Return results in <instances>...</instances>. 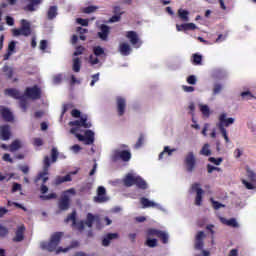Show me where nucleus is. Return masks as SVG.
I'll list each match as a JSON object with an SVG mask.
<instances>
[{"label":"nucleus","mask_w":256,"mask_h":256,"mask_svg":"<svg viewBox=\"0 0 256 256\" xmlns=\"http://www.w3.org/2000/svg\"><path fill=\"white\" fill-rule=\"evenodd\" d=\"M64 221L65 223H69V221H72V227H76L77 231H79L80 233L85 231V225H87L89 229H91V227H93V223H96L97 229H103V226L101 225V216L98 214L93 215V213L91 212L87 213L85 221L80 220L79 222H77V211L74 210L70 215L66 217Z\"/></svg>","instance_id":"obj_1"},{"label":"nucleus","mask_w":256,"mask_h":256,"mask_svg":"<svg viewBox=\"0 0 256 256\" xmlns=\"http://www.w3.org/2000/svg\"><path fill=\"white\" fill-rule=\"evenodd\" d=\"M63 238V232H55L51 235L49 242H42L41 243V249H46V251H49L50 253H53V251H56V254L59 255V253H67L68 251H71V249H77L79 247L80 243L77 240H73L70 243V246L66 248L57 247L59 246V243H61V239Z\"/></svg>","instance_id":"obj_2"},{"label":"nucleus","mask_w":256,"mask_h":256,"mask_svg":"<svg viewBox=\"0 0 256 256\" xmlns=\"http://www.w3.org/2000/svg\"><path fill=\"white\" fill-rule=\"evenodd\" d=\"M13 37H29L31 35V22L25 19L20 21V28L12 29Z\"/></svg>","instance_id":"obj_3"},{"label":"nucleus","mask_w":256,"mask_h":256,"mask_svg":"<svg viewBox=\"0 0 256 256\" xmlns=\"http://www.w3.org/2000/svg\"><path fill=\"white\" fill-rule=\"evenodd\" d=\"M203 239H205V232L200 231L196 234L195 240V254L194 256H210L211 253L207 250H203Z\"/></svg>","instance_id":"obj_4"},{"label":"nucleus","mask_w":256,"mask_h":256,"mask_svg":"<svg viewBox=\"0 0 256 256\" xmlns=\"http://www.w3.org/2000/svg\"><path fill=\"white\" fill-rule=\"evenodd\" d=\"M189 191H190V193L196 194L195 199H194V204L197 207H201V205H203V195H205V191L201 187V183H199V182L193 183L190 186Z\"/></svg>","instance_id":"obj_5"},{"label":"nucleus","mask_w":256,"mask_h":256,"mask_svg":"<svg viewBox=\"0 0 256 256\" xmlns=\"http://www.w3.org/2000/svg\"><path fill=\"white\" fill-rule=\"evenodd\" d=\"M44 166H43V171L38 174V176L35 179V182L41 181L42 179V185H45L49 181V167H51V158L49 156L44 157Z\"/></svg>","instance_id":"obj_6"},{"label":"nucleus","mask_w":256,"mask_h":256,"mask_svg":"<svg viewBox=\"0 0 256 256\" xmlns=\"http://www.w3.org/2000/svg\"><path fill=\"white\" fill-rule=\"evenodd\" d=\"M112 161L114 163H117V161H123L124 163L131 161V151L120 149L114 150L112 154Z\"/></svg>","instance_id":"obj_7"},{"label":"nucleus","mask_w":256,"mask_h":256,"mask_svg":"<svg viewBox=\"0 0 256 256\" xmlns=\"http://www.w3.org/2000/svg\"><path fill=\"white\" fill-rule=\"evenodd\" d=\"M184 167L187 173H193L195 171V167H197V158L195 157V153L188 152L184 158Z\"/></svg>","instance_id":"obj_8"},{"label":"nucleus","mask_w":256,"mask_h":256,"mask_svg":"<svg viewBox=\"0 0 256 256\" xmlns=\"http://www.w3.org/2000/svg\"><path fill=\"white\" fill-rule=\"evenodd\" d=\"M235 123V118L229 117L226 112H221L218 115V123L216 124L217 127H231Z\"/></svg>","instance_id":"obj_9"},{"label":"nucleus","mask_w":256,"mask_h":256,"mask_svg":"<svg viewBox=\"0 0 256 256\" xmlns=\"http://www.w3.org/2000/svg\"><path fill=\"white\" fill-rule=\"evenodd\" d=\"M78 141H82L84 145H93L95 143V132L92 130H86L84 135L76 134Z\"/></svg>","instance_id":"obj_10"},{"label":"nucleus","mask_w":256,"mask_h":256,"mask_svg":"<svg viewBox=\"0 0 256 256\" xmlns=\"http://www.w3.org/2000/svg\"><path fill=\"white\" fill-rule=\"evenodd\" d=\"M94 203H107L109 196H107V189L103 186L97 188V195L93 198Z\"/></svg>","instance_id":"obj_11"},{"label":"nucleus","mask_w":256,"mask_h":256,"mask_svg":"<svg viewBox=\"0 0 256 256\" xmlns=\"http://www.w3.org/2000/svg\"><path fill=\"white\" fill-rule=\"evenodd\" d=\"M88 117L87 115H83L80 117V120L70 121L69 126L70 127H84V129H91L92 124L91 122L87 121Z\"/></svg>","instance_id":"obj_12"},{"label":"nucleus","mask_w":256,"mask_h":256,"mask_svg":"<svg viewBox=\"0 0 256 256\" xmlns=\"http://www.w3.org/2000/svg\"><path fill=\"white\" fill-rule=\"evenodd\" d=\"M126 39H129L131 45L133 47H136V49H139L141 45H143V42L141 39H139V34L135 31H127L126 32Z\"/></svg>","instance_id":"obj_13"},{"label":"nucleus","mask_w":256,"mask_h":256,"mask_svg":"<svg viewBox=\"0 0 256 256\" xmlns=\"http://www.w3.org/2000/svg\"><path fill=\"white\" fill-rule=\"evenodd\" d=\"M248 179H250V182L247 180H243L242 183L246 187V189L256 191V174L255 172L248 170L247 171Z\"/></svg>","instance_id":"obj_14"},{"label":"nucleus","mask_w":256,"mask_h":256,"mask_svg":"<svg viewBox=\"0 0 256 256\" xmlns=\"http://www.w3.org/2000/svg\"><path fill=\"white\" fill-rule=\"evenodd\" d=\"M127 109V100L121 96L116 97V111L118 117H123Z\"/></svg>","instance_id":"obj_15"},{"label":"nucleus","mask_w":256,"mask_h":256,"mask_svg":"<svg viewBox=\"0 0 256 256\" xmlns=\"http://www.w3.org/2000/svg\"><path fill=\"white\" fill-rule=\"evenodd\" d=\"M25 231L26 228L24 224L17 226L15 236L12 238L13 243H21L25 241Z\"/></svg>","instance_id":"obj_16"},{"label":"nucleus","mask_w":256,"mask_h":256,"mask_svg":"<svg viewBox=\"0 0 256 256\" xmlns=\"http://www.w3.org/2000/svg\"><path fill=\"white\" fill-rule=\"evenodd\" d=\"M25 95L29 99H41V88H38L37 86L27 87L25 90Z\"/></svg>","instance_id":"obj_17"},{"label":"nucleus","mask_w":256,"mask_h":256,"mask_svg":"<svg viewBox=\"0 0 256 256\" xmlns=\"http://www.w3.org/2000/svg\"><path fill=\"white\" fill-rule=\"evenodd\" d=\"M0 117H2L6 123H13V121H15L13 112L5 106H0Z\"/></svg>","instance_id":"obj_18"},{"label":"nucleus","mask_w":256,"mask_h":256,"mask_svg":"<svg viewBox=\"0 0 256 256\" xmlns=\"http://www.w3.org/2000/svg\"><path fill=\"white\" fill-rule=\"evenodd\" d=\"M0 139L2 141H9L11 139V126L5 124L0 127Z\"/></svg>","instance_id":"obj_19"},{"label":"nucleus","mask_w":256,"mask_h":256,"mask_svg":"<svg viewBox=\"0 0 256 256\" xmlns=\"http://www.w3.org/2000/svg\"><path fill=\"white\" fill-rule=\"evenodd\" d=\"M58 207L60 211H67L69 207H71V199L69 198V195H64L60 198Z\"/></svg>","instance_id":"obj_20"},{"label":"nucleus","mask_w":256,"mask_h":256,"mask_svg":"<svg viewBox=\"0 0 256 256\" xmlns=\"http://www.w3.org/2000/svg\"><path fill=\"white\" fill-rule=\"evenodd\" d=\"M113 239H119V233H108L104 236L102 239V246L103 247H109L111 245V241Z\"/></svg>","instance_id":"obj_21"},{"label":"nucleus","mask_w":256,"mask_h":256,"mask_svg":"<svg viewBox=\"0 0 256 256\" xmlns=\"http://www.w3.org/2000/svg\"><path fill=\"white\" fill-rule=\"evenodd\" d=\"M118 51L124 57H127L131 55V51H133V49L131 48V45H129V43L123 42V43H120Z\"/></svg>","instance_id":"obj_22"},{"label":"nucleus","mask_w":256,"mask_h":256,"mask_svg":"<svg viewBox=\"0 0 256 256\" xmlns=\"http://www.w3.org/2000/svg\"><path fill=\"white\" fill-rule=\"evenodd\" d=\"M198 109L203 115V117H206L207 119H209V117H211V114L213 113V111H211V108L207 104H198Z\"/></svg>","instance_id":"obj_23"},{"label":"nucleus","mask_w":256,"mask_h":256,"mask_svg":"<svg viewBox=\"0 0 256 256\" xmlns=\"http://www.w3.org/2000/svg\"><path fill=\"white\" fill-rule=\"evenodd\" d=\"M5 95H8V97H13V99H22L23 95L19 90L15 88H8L4 91Z\"/></svg>","instance_id":"obj_24"},{"label":"nucleus","mask_w":256,"mask_h":256,"mask_svg":"<svg viewBox=\"0 0 256 256\" xmlns=\"http://www.w3.org/2000/svg\"><path fill=\"white\" fill-rule=\"evenodd\" d=\"M100 31L101 32H98V37L102 39V41H107V38L109 37V26L102 24Z\"/></svg>","instance_id":"obj_25"},{"label":"nucleus","mask_w":256,"mask_h":256,"mask_svg":"<svg viewBox=\"0 0 256 256\" xmlns=\"http://www.w3.org/2000/svg\"><path fill=\"white\" fill-rule=\"evenodd\" d=\"M140 203L143 209H149V207H157V204L155 202L145 197L140 198Z\"/></svg>","instance_id":"obj_26"},{"label":"nucleus","mask_w":256,"mask_h":256,"mask_svg":"<svg viewBox=\"0 0 256 256\" xmlns=\"http://www.w3.org/2000/svg\"><path fill=\"white\" fill-rule=\"evenodd\" d=\"M220 221L221 223H223V225H227L228 227H239L237 220H235L234 218L226 219L224 217H220Z\"/></svg>","instance_id":"obj_27"},{"label":"nucleus","mask_w":256,"mask_h":256,"mask_svg":"<svg viewBox=\"0 0 256 256\" xmlns=\"http://www.w3.org/2000/svg\"><path fill=\"white\" fill-rule=\"evenodd\" d=\"M41 5V0H29V4L24 7V11H35V7Z\"/></svg>","instance_id":"obj_28"},{"label":"nucleus","mask_w":256,"mask_h":256,"mask_svg":"<svg viewBox=\"0 0 256 256\" xmlns=\"http://www.w3.org/2000/svg\"><path fill=\"white\" fill-rule=\"evenodd\" d=\"M137 177L133 176V174H127L124 178V185L125 187H133L135 185V180Z\"/></svg>","instance_id":"obj_29"},{"label":"nucleus","mask_w":256,"mask_h":256,"mask_svg":"<svg viewBox=\"0 0 256 256\" xmlns=\"http://www.w3.org/2000/svg\"><path fill=\"white\" fill-rule=\"evenodd\" d=\"M134 185H136V187H138V189H142L144 191L148 187L147 182L144 179H142L141 176H136Z\"/></svg>","instance_id":"obj_30"},{"label":"nucleus","mask_w":256,"mask_h":256,"mask_svg":"<svg viewBox=\"0 0 256 256\" xmlns=\"http://www.w3.org/2000/svg\"><path fill=\"white\" fill-rule=\"evenodd\" d=\"M189 15H190L189 11H187V10H185L183 8H180L178 10V17H179V19H181L182 21H184L186 23L189 22Z\"/></svg>","instance_id":"obj_31"},{"label":"nucleus","mask_w":256,"mask_h":256,"mask_svg":"<svg viewBox=\"0 0 256 256\" xmlns=\"http://www.w3.org/2000/svg\"><path fill=\"white\" fill-rule=\"evenodd\" d=\"M57 17V6H50L47 11V19L53 21Z\"/></svg>","instance_id":"obj_32"},{"label":"nucleus","mask_w":256,"mask_h":256,"mask_svg":"<svg viewBox=\"0 0 256 256\" xmlns=\"http://www.w3.org/2000/svg\"><path fill=\"white\" fill-rule=\"evenodd\" d=\"M21 149V141L19 140H14L10 145H9V151L11 153H15V151H19Z\"/></svg>","instance_id":"obj_33"},{"label":"nucleus","mask_w":256,"mask_h":256,"mask_svg":"<svg viewBox=\"0 0 256 256\" xmlns=\"http://www.w3.org/2000/svg\"><path fill=\"white\" fill-rule=\"evenodd\" d=\"M72 69L74 73H79V71H81V59L79 57L73 59Z\"/></svg>","instance_id":"obj_34"},{"label":"nucleus","mask_w":256,"mask_h":256,"mask_svg":"<svg viewBox=\"0 0 256 256\" xmlns=\"http://www.w3.org/2000/svg\"><path fill=\"white\" fill-rule=\"evenodd\" d=\"M2 71L5 74V76L7 77V79L13 78V68L12 67L5 65V66H3Z\"/></svg>","instance_id":"obj_35"},{"label":"nucleus","mask_w":256,"mask_h":256,"mask_svg":"<svg viewBox=\"0 0 256 256\" xmlns=\"http://www.w3.org/2000/svg\"><path fill=\"white\" fill-rule=\"evenodd\" d=\"M200 155H204L205 157H209V155H211V145L204 144L202 149L200 150Z\"/></svg>","instance_id":"obj_36"},{"label":"nucleus","mask_w":256,"mask_h":256,"mask_svg":"<svg viewBox=\"0 0 256 256\" xmlns=\"http://www.w3.org/2000/svg\"><path fill=\"white\" fill-rule=\"evenodd\" d=\"M151 237H161V230L148 229L147 238H151Z\"/></svg>","instance_id":"obj_37"},{"label":"nucleus","mask_w":256,"mask_h":256,"mask_svg":"<svg viewBox=\"0 0 256 256\" xmlns=\"http://www.w3.org/2000/svg\"><path fill=\"white\" fill-rule=\"evenodd\" d=\"M93 53L96 57H101V55H104L105 57V50L101 46H95L93 48Z\"/></svg>","instance_id":"obj_38"},{"label":"nucleus","mask_w":256,"mask_h":256,"mask_svg":"<svg viewBox=\"0 0 256 256\" xmlns=\"http://www.w3.org/2000/svg\"><path fill=\"white\" fill-rule=\"evenodd\" d=\"M144 143H145V135L140 134L136 144L134 145L135 149H141Z\"/></svg>","instance_id":"obj_39"},{"label":"nucleus","mask_w":256,"mask_h":256,"mask_svg":"<svg viewBox=\"0 0 256 256\" xmlns=\"http://www.w3.org/2000/svg\"><path fill=\"white\" fill-rule=\"evenodd\" d=\"M175 151H177V149L166 146L164 147V150L162 151L161 155H168V157H171V155H173Z\"/></svg>","instance_id":"obj_40"},{"label":"nucleus","mask_w":256,"mask_h":256,"mask_svg":"<svg viewBox=\"0 0 256 256\" xmlns=\"http://www.w3.org/2000/svg\"><path fill=\"white\" fill-rule=\"evenodd\" d=\"M97 9H98L97 6H87V7L82 9V12L89 15L91 13H95V11H97Z\"/></svg>","instance_id":"obj_41"},{"label":"nucleus","mask_w":256,"mask_h":256,"mask_svg":"<svg viewBox=\"0 0 256 256\" xmlns=\"http://www.w3.org/2000/svg\"><path fill=\"white\" fill-rule=\"evenodd\" d=\"M145 245L147 247H157V239L155 238H147L146 242H145Z\"/></svg>","instance_id":"obj_42"},{"label":"nucleus","mask_w":256,"mask_h":256,"mask_svg":"<svg viewBox=\"0 0 256 256\" xmlns=\"http://www.w3.org/2000/svg\"><path fill=\"white\" fill-rule=\"evenodd\" d=\"M161 242L164 243V245H167V243H169V232L167 231L161 232Z\"/></svg>","instance_id":"obj_43"},{"label":"nucleus","mask_w":256,"mask_h":256,"mask_svg":"<svg viewBox=\"0 0 256 256\" xmlns=\"http://www.w3.org/2000/svg\"><path fill=\"white\" fill-rule=\"evenodd\" d=\"M9 235V229L0 224V237L5 238Z\"/></svg>","instance_id":"obj_44"},{"label":"nucleus","mask_w":256,"mask_h":256,"mask_svg":"<svg viewBox=\"0 0 256 256\" xmlns=\"http://www.w3.org/2000/svg\"><path fill=\"white\" fill-rule=\"evenodd\" d=\"M40 199L43 201H49L51 199H57V194L56 193H50L48 195H42L40 196Z\"/></svg>","instance_id":"obj_45"},{"label":"nucleus","mask_w":256,"mask_h":256,"mask_svg":"<svg viewBox=\"0 0 256 256\" xmlns=\"http://www.w3.org/2000/svg\"><path fill=\"white\" fill-rule=\"evenodd\" d=\"M84 52H85V47L77 46L73 55H74V57H79V55H83Z\"/></svg>","instance_id":"obj_46"},{"label":"nucleus","mask_w":256,"mask_h":256,"mask_svg":"<svg viewBox=\"0 0 256 256\" xmlns=\"http://www.w3.org/2000/svg\"><path fill=\"white\" fill-rule=\"evenodd\" d=\"M51 157H52V163L57 162V159L59 157V152L57 151V148H52Z\"/></svg>","instance_id":"obj_47"},{"label":"nucleus","mask_w":256,"mask_h":256,"mask_svg":"<svg viewBox=\"0 0 256 256\" xmlns=\"http://www.w3.org/2000/svg\"><path fill=\"white\" fill-rule=\"evenodd\" d=\"M20 108L22 109V111L25 113L27 111V100H25V98H20Z\"/></svg>","instance_id":"obj_48"},{"label":"nucleus","mask_w":256,"mask_h":256,"mask_svg":"<svg viewBox=\"0 0 256 256\" xmlns=\"http://www.w3.org/2000/svg\"><path fill=\"white\" fill-rule=\"evenodd\" d=\"M15 47H17V42L15 41H11L9 44H8V52L10 53H15Z\"/></svg>","instance_id":"obj_49"},{"label":"nucleus","mask_w":256,"mask_h":256,"mask_svg":"<svg viewBox=\"0 0 256 256\" xmlns=\"http://www.w3.org/2000/svg\"><path fill=\"white\" fill-rule=\"evenodd\" d=\"M209 161L210 163H213V165H220L221 163H223V158L210 157Z\"/></svg>","instance_id":"obj_50"},{"label":"nucleus","mask_w":256,"mask_h":256,"mask_svg":"<svg viewBox=\"0 0 256 256\" xmlns=\"http://www.w3.org/2000/svg\"><path fill=\"white\" fill-rule=\"evenodd\" d=\"M210 201H211V203H212L213 209H221V207H225V205L219 203L218 201H216V200L213 199V198H212Z\"/></svg>","instance_id":"obj_51"},{"label":"nucleus","mask_w":256,"mask_h":256,"mask_svg":"<svg viewBox=\"0 0 256 256\" xmlns=\"http://www.w3.org/2000/svg\"><path fill=\"white\" fill-rule=\"evenodd\" d=\"M197 25L195 23H185V31H195Z\"/></svg>","instance_id":"obj_52"},{"label":"nucleus","mask_w":256,"mask_h":256,"mask_svg":"<svg viewBox=\"0 0 256 256\" xmlns=\"http://www.w3.org/2000/svg\"><path fill=\"white\" fill-rule=\"evenodd\" d=\"M202 59H203V57L201 55H198V54L193 55V63L195 65H201Z\"/></svg>","instance_id":"obj_53"},{"label":"nucleus","mask_w":256,"mask_h":256,"mask_svg":"<svg viewBox=\"0 0 256 256\" xmlns=\"http://www.w3.org/2000/svg\"><path fill=\"white\" fill-rule=\"evenodd\" d=\"M77 23L79 25H82V27H89V20H87V19L78 18Z\"/></svg>","instance_id":"obj_54"},{"label":"nucleus","mask_w":256,"mask_h":256,"mask_svg":"<svg viewBox=\"0 0 256 256\" xmlns=\"http://www.w3.org/2000/svg\"><path fill=\"white\" fill-rule=\"evenodd\" d=\"M242 99H251L253 98V94L250 91L242 92L241 94Z\"/></svg>","instance_id":"obj_55"},{"label":"nucleus","mask_w":256,"mask_h":256,"mask_svg":"<svg viewBox=\"0 0 256 256\" xmlns=\"http://www.w3.org/2000/svg\"><path fill=\"white\" fill-rule=\"evenodd\" d=\"M241 155H243V148H236L234 151V157L236 159H239V157H241Z\"/></svg>","instance_id":"obj_56"},{"label":"nucleus","mask_w":256,"mask_h":256,"mask_svg":"<svg viewBox=\"0 0 256 256\" xmlns=\"http://www.w3.org/2000/svg\"><path fill=\"white\" fill-rule=\"evenodd\" d=\"M71 116L75 119H79V117H81V111H79L78 109H73L71 111Z\"/></svg>","instance_id":"obj_57"},{"label":"nucleus","mask_w":256,"mask_h":256,"mask_svg":"<svg viewBox=\"0 0 256 256\" xmlns=\"http://www.w3.org/2000/svg\"><path fill=\"white\" fill-rule=\"evenodd\" d=\"M110 23H118V21H121V15L115 14L109 19Z\"/></svg>","instance_id":"obj_58"},{"label":"nucleus","mask_w":256,"mask_h":256,"mask_svg":"<svg viewBox=\"0 0 256 256\" xmlns=\"http://www.w3.org/2000/svg\"><path fill=\"white\" fill-rule=\"evenodd\" d=\"M6 23L9 27H13L15 25V19L11 16H6Z\"/></svg>","instance_id":"obj_59"},{"label":"nucleus","mask_w":256,"mask_h":256,"mask_svg":"<svg viewBox=\"0 0 256 256\" xmlns=\"http://www.w3.org/2000/svg\"><path fill=\"white\" fill-rule=\"evenodd\" d=\"M89 63L92 65H97L99 64V58L93 57V55L89 56Z\"/></svg>","instance_id":"obj_60"},{"label":"nucleus","mask_w":256,"mask_h":256,"mask_svg":"<svg viewBox=\"0 0 256 256\" xmlns=\"http://www.w3.org/2000/svg\"><path fill=\"white\" fill-rule=\"evenodd\" d=\"M99 81V73L92 75V81L90 82V86L93 87L95 83Z\"/></svg>","instance_id":"obj_61"},{"label":"nucleus","mask_w":256,"mask_h":256,"mask_svg":"<svg viewBox=\"0 0 256 256\" xmlns=\"http://www.w3.org/2000/svg\"><path fill=\"white\" fill-rule=\"evenodd\" d=\"M207 169H208V173H213V171H221V168L215 167L211 164H208Z\"/></svg>","instance_id":"obj_62"},{"label":"nucleus","mask_w":256,"mask_h":256,"mask_svg":"<svg viewBox=\"0 0 256 256\" xmlns=\"http://www.w3.org/2000/svg\"><path fill=\"white\" fill-rule=\"evenodd\" d=\"M68 109H73V104H64L62 109V116L65 115Z\"/></svg>","instance_id":"obj_63"},{"label":"nucleus","mask_w":256,"mask_h":256,"mask_svg":"<svg viewBox=\"0 0 256 256\" xmlns=\"http://www.w3.org/2000/svg\"><path fill=\"white\" fill-rule=\"evenodd\" d=\"M3 161H7L8 163H13V159L9 153H5L2 157Z\"/></svg>","instance_id":"obj_64"}]
</instances>
